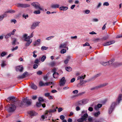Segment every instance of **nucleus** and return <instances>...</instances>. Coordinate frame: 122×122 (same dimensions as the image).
<instances>
[{"label":"nucleus","instance_id":"obj_1","mask_svg":"<svg viewBox=\"0 0 122 122\" xmlns=\"http://www.w3.org/2000/svg\"><path fill=\"white\" fill-rule=\"evenodd\" d=\"M16 103V105L17 107H18L21 106L25 104L27 105H30L31 104V101L30 99H28L27 98H25L23 99L22 101L17 102Z\"/></svg>","mask_w":122,"mask_h":122},{"label":"nucleus","instance_id":"obj_2","mask_svg":"<svg viewBox=\"0 0 122 122\" xmlns=\"http://www.w3.org/2000/svg\"><path fill=\"white\" fill-rule=\"evenodd\" d=\"M28 35L26 34H24L23 36V38L24 41H26L27 42L25 44L26 46H29L32 41V40L30 38L32 37L33 36V33H32L30 36H27Z\"/></svg>","mask_w":122,"mask_h":122},{"label":"nucleus","instance_id":"obj_3","mask_svg":"<svg viewBox=\"0 0 122 122\" xmlns=\"http://www.w3.org/2000/svg\"><path fill=\"white\" fill-rule=\"evenodd\" d=\"M16 107L15 105L11 104L8 106L7 110L9 112H12L16 109Z\"/></svg>","mask_w":122,"mask_h":122},{"label":"nucleus","instance_id":"obj_4","mask_svg":"<svg viewBox=\"0 0 122 122\" xmlns=\"http://www.w3.org/2000/svg\"><path fill=\"white\" fill-rule=\"evenodd\" d=\"M118 103L117 102H113L112 103L110 107L109 110V113L110 114L112 113L114 109L115 106L116 105H117Z\"/></svg>","mask_w":122,"mask_h":122},{"label":"nucleus","instance_id":"obj_5","mask_svg":"<svg viewBox=\"0 0 122 122\" xmlns=\"http://www.w3.org/2000/svg\"><path fill=\"white\" fill-rule=\"evenodd\" d=\"M16 6L18 7L21 8H26L30 7V5L27 4H23L20 3H18L16 5Z\"/></svg>","mask_w":122,"mask_h":122},{"label":"nucleus","instance_id":"obj_6","mask_svg":"<svg viewBox=\"0 0 122 122\" xmlns=\"http://www.w3.org/2000/svg\"><path fill=\"white\" fill-rule=\"evenodd\" d=\"M31 5L36 9H38L40 10H43L40 7V4L38 2H34L32 3Z\"/></svg>","mask_w":122,"mask_h":122},{"label":"nucleus","instance_id":"obj_7","mask_svg":"<svg viewBox=\"0 0 122 122\" xmlns=\"http://www.w3.org/2000/svg\"><path fill=\"white\" fill-rule=\"evenodd\" d=\"M86 76V75H84V76H79L77 77V80H80V82L79 83L80 85L81 86L84 84L83 79H84Z\"/></svg>","mask_w":122,"mask_h":122},{"label":"nucleus","instance_id":"obj_8","mask_svg":"<svg viewBox=\"0 0 122 122\" xmlns=\"http://www.w3.org/2000/svg\"><path fill=\"white\" fill-rule=\"evenodd\" d=\"M6 101L9 102H14L16 101L15 98L13 97H9L6 100Z\"/></svg>","mask_w":122,"mask_h":122},{"label":"nucleus","instance_id":"obj_9","mask_svg":"<svg viewBox=\"0 0 122 122\" xmlns=\"http://www.w3.org/2000/svg\"><path fill=\"white\" fill-rule=\"evenodd\" d=\"M52 83V82H46L45 83H44L42 81H41L40 82L39 84V85L40 86H49Z\"/></svg>","mask_w":122,"mask_h":122},{"label":"nucleus","instance_id":"obj_10","mask_svg":"<svg viewBox=\"0 0 122 122\" xmlns=\"http://www.w3.org/2000/svg\"><path fill=\"white\" fill-rule=\"evenodd\" d=\"M40 23V22H36L34 23L31 25V29H35L36 27L38 26L39 24Z\"/></svg>","mask_w":122,"mask_h":122},{"label":"nucleus","instance_id":"obj_11","mask_svg":"<svg viewBox=\"0 0 122 122\" xmlns=\"http://www.w3.org/2000/svg\"><path fill=\"white\" fill-rule=\"evenodd\" d=\"M64 77H63L61 80L60 81V86H63L65 84L66 80H65Z\"/></svg>","mask_w":122,"mask_h":122},{"label":"nucleus","instance_id":"obj_12","mask_svg":"<svg viewBox=\"0 0 122 122\" xmlns=\"http://www.w3.org/2000/svg\"><path fill=\"white\" fill-rule=\"evenodd\" d=\"M48 113V112L47 111H46L44 115H42L41 117V118L40 120L41 121H43L45 118V117H47L48 115L47 114Z\"/></svg>","mask_w":122,"mask_h":122},{"label":"nucleus","instance_id":"obj_13","mask_svg":"<svg viewBox=\"0 0 122 122\" xmlns=\"http://www.w3.org/2000/svg\"><path fill=\"white\" fill-rule=\"evenodd\" d=\"M115 42V41H109L103 44V46H104L109 45L112 44H113Z\"/></svg>","mask_w":122,"mask_h":122},{"label":"nucleus","instance_id":"obj_14","mask_svg":"<svg viewBox=\"0 0 122 122\" xmlns=\"http://www.w3.org/2000/svg\"><path fill=\"white\" fill-rule=\"evenodd\" d=\"M23 68L22 66H18L16 67V70L17 71H19L20 72L22 71Z\"/></svg>","mask_w":122,"mask_h":122},{"label":"nucleus","instance_id":"obj_15","mask_svg":"<svg viewBox=\"0 0 122 122\" xmlns=\"http://www.w3.org/2000/svg\"><path fill=\"white\" fill-rule=\"evenodd\" d=\"M122 99V94H120L118 95V97L117 99V102L119 104L121 100Z\"/></svg>","mask_w":122,"mask_h":122},{"label":"nucleus","instance_id":"obj_16","mask_svg":"<svg viewBox=\"0 0 122 122\" xmlns=\"http://www.w3.org/2000/svg\"><path fill=\"white\" fill-rule=\"evenodd\" d=\"M68 43L67 42H65L62 44H61L59 46V48H65L66 46H67Z\"/></svg>","mask_w":122,"mask_h":122},{"label":"nucleus","instance_id":"obj_17","mask_svg":"<svg viewBox=\"0 0 122 122\" xmlns=\"http://www.w3.org/2000/svg\"><path fill=\"white\" fill-rule=\"evenodd\" d=\"M29 114L31 116H34L38 114L37 113L34 111H30L29 112Z\"/></svg>","mask_w":122,"mask_h":122},{"label":"nucleus","instance_id":"obj_18","mask_svg":"<svg viewBox=\"0 0 122 122\" xmlns=\"http://www.w3.org/2000/svg\"><path fill=\"white\" fill-rule=\"evenodd\" d=\"M108 84L107 83H104L100 84L97 87V88H101L104 87Z\"/></svg>","mask_w":122,"mask_h":122},{"label":"nucleus","instance_id":"obj_19","mask_svg":"<svg viewBox=\"0 0 122 122\" xmlns=\"http://www.w3.org/2000/svg\"><path fill=\"white\" fill-rule=\"evenodd\" d=\"M7 16V15L5 13L0 15V21H2L4 19V17H5Z\"/></svg>","mask_w":122,"mask_h":122},{"label":"nucleus","instance_id":"obj_20","mask_svg":"<svg viewBox=\"0 0 122 122\" xmlns=\"http://www.w3.org/2000/svg\"><path fill=\"white\" fill-rule=\"evenodd\" d=\"M59 5L58 4H53L51 5V7L52 8L56 9L59 7Z\"/></svg>","mask_w":122,"mask_h":122},{"label":"nucleus","instance_id":"obj_21","mask_svg":"<svg viewBox=\"0 0 122 122\" xmlns=\"http://www.w3.org/2000/svg\"><path fill=\"white\" fill-rule=\"evenodd\" d=\"M27 72H25L22 75L18 76V78H23L25 77L26 75H27Z\"/></svg>","mask_w":122,"mask_h":122},{"label":"nucleus","instance_id":"obj_22","mask_svg":"<svg viewBox=\"0 0 122 122\" xmlns=\"http://www.w3.org/2000/svg\"><path fill=\"white\" fill-rule=\"evenodd\" d=\"M87 119L86 118H85L84 117H82L81 118L78 119L77 120V121L78 122H82L84 121H86V120Z\"/></svg>","mask_w":122,"mask_h":122},{"label":"nucleus","instance_id":"obj_23","mask_svg":"<svg viewBox=\"0 0 122 122\" xmlns=\"http://www.w3.org/2000/svg\"><path fill=\"white\" fill-rule=\"evenodd\" d=\"M41 40L40 39H39L35 41L34 44V45L35 46H37L39 45L40 43Z\"/></svg>","mask_w":122,"mask_h":122},{"label":"nucleus","instance_id":"obj_24","mask_svg":"<svg viewBox=\"0 0 122 122\" xmlns=\"http://www.w3.org/2000/svg\"><path fill=\"white\" fill-rule=\"evenodd\" d=\"M88 120L90 122H95V121H97L93 119L92 117H89L88 118Z\"/></svg>","mask_w":122,"mask_h":122},{"label":"nucleus","instance_id":"obj_25","mask_svg":"<svg viewBox=\"0 0 122 122\" xmlns=\"http://www.w3.org/2000/svg\"><path fill=\"white\" fill-rule=\"evenodd\" d=\"M68 9V7L66 6H62L60 8V10L63 11H66Z\"/></svg>","mask_w":122,"mask_h":122},{"label":"nucleus","instance_id":"obj_26","mask_svg":"<svg viewBox=\"0 0 122 122\" xmlns=\"http://www.w3.org/2000/svg\"><path fill=\"white\" fill-rule=\"evenodd\" d=\"M58 73L57 72L54 73L53 74V77L54 78H57L58 76Z\"/></svg>","mask_w":122,"mask_h":122},{"label":"nucleus","instance_id":"obj_27","mask_svg":"<svg viewBox=\"0 0 122 122\" xmlns=\"http://www.w3.org/2000/svg\"><path fill=\"white\" fill-rule=\"evenodd\" d=\"M31 87L32 89L35 90H36L37 88V86L33 83L32 84Z\"/></svg>","mask_w":122,"mask_h":122},{"label":"nucleus","instance_id":"obj_28","mask_svg":"<svg viewBox=\"0 0 122 122\" xmlns=\"http://www.w3.org/2000/svg\"><path fill=\"white\" fill-rule=\"evenodd\" d=\"M7 52L5 51H3L1 54V56L2 57H3L5 55H7Z\"/></svg>","mask_w":122,"mask_h":122},{"label":"nucleus","instance_id":"obj_29","mask_svg":"<svg viewBox=\"0 0 122 122\" xmlns=\"http://www.w3.org/2000/svg\"><path fill=\"white\" fill-rule=\"evenodd\" d=\"M65 69L66 71L69 72L71 71L72 70L71 68L70 67H66Z\"/></svg>","mask_w":122,"mask_h":122},{"label":"nucleus","instance_id":"obj_30","mask_svg":"<svg viewBox=\"0 0 122 122\" xmlns=\"http://www.w3.org/2000/svg\"><path fill=\"white\" fill-rule=\"evenodd\" d=\"M56 109L55 108L54 109H50L49 111H47L48 112V113H49L51 112H56Z\"/></svg>","mask_w":122,"mask_h":122},{"label":"nucleus","instance_id":"obj_31","mask_svg":"<svg viewBox=\"0 0 122 122\" xmlns=\"http://www.w3.org/2000/svg\"><path fill=\"white\" fill-rule=\"evenodd\" d=\"M40 58L39 59H36L34 61V63L36 64H38L39 62L40 61Z\"/></svg>","mask_w":122,"mask_h":122},{"label":"nucleus","instance_id":"obj_32","mask_svg":"<svg viewBox=\"0 0 122 122\" xmlns=\"http://www.w3.org/2000/svg\"><path fill=\"white\" fill-rule=\"evenodd\" d=\"M100 114V111H98L97 112L95 113L94 114V115L95 117H97Z\"/></svg>","mask_w":122,"mask_h":122},{"label":"nucleus","instance_id":"obj_33","mask_svg":"<svg viewBox=\"0 0 122 122\" xmlns=\"http://www.w3.org/2000/svg\"><path fill=\"white\" fill-rule=\"evenodd\" d=\"M38 101L39 102H43L44 101V100L43 98L40 97L38 98Z\"/></svg>","mask_w":122,"mask_h":122},{"label":"nucleus","instance_id":"obj_34","mask_svg":"<svg viewBox=\"0 0 122 122\" xmlns=\"http://www.w3.org/2000/svg\"><path fill=\"white\" fill-rule=\"evenodd\" d=\"M2 62L1 66L2 67H4L6 65V64L5 63V61L3 60L2 61Z\"/></svg>","mask_w":122,"mask_h":122},{"label":"nucleus","instance_id":"obj_35","mask_svg":"<svg viewBox=\"0 0 122 122\" xmlns=\"http://www.w3.org/2000/svg\"><path fill=\"white\" fill-rule=\"evenodd\" d=\"M46 58V56H43L41 58V61L42 62H43L45 60Z\"/></svg>","mask_w":122,"mask_h":122},{"label":"nucleus","instance_id":"obj_36","mask_svg":"<svg viewBox=\"0 0 122 122\" xmlns=\"http://www.w3.org/2000/svg\"><path fill=\"white\" fill-rule=\"evenodd\" d=\"M10 33H9L6 35L5 36V38L6 39H7L8 38H9L11 36Z\"/></svg>","mask_w":122,"mask_h":122},{"label":"nucleus","instance_id":"obj_37","mask_svg":"<svg viewBox=\"0 0 122 122\" xmlns=\"http://www.w3.org/2000/svg\"><path fill=\"white\" fill-rule=\"evenodd\" d=\"M107 63V62H102L101 64L104 66H108Z\"/></svg>","mask_w":122,"mask_h":122},{"label":"nucleus","instance_id":"obj_38","mask_svg":"<svg viewBox=\"0 0 122 122\" xmlns=\"http://www.w3.org/2000/svg\"><path fill=\"white\" fill-rule=\"evenodd\" d=\"M15 12V11L14 10H10L8 11H7L5 13H13Z\"/></svg>","mask_w":122,"mask_h":122},{"label":"nucleus","instance_id":"obj_39","mask_svg":"<svg viewBox=\"0 0 122 122\" xmlns=\"http://www.w3.org/2000/svg\"><path fill=\"white\" fill-rule=\"evenodd\" d=\"M109 35H107L106 36L104 37L103 38V39L104 40H107L109 38Z\"/></svg>","mask_w":122,"mask_h":122},{"label":"nucleus","instance_id":"obj_40","mask_svg":"<svg viewBox=\"0 0 122 122\" xmlns=\"http://www.w3.org/2000/svg\"><path fill=\"white\" fill-rule=\"evenodd\" d=\"M48 48V47H46L45 46H43L41 47V50H47Z\"/></svg>","mask_w":122,"mask_h":122},{"label":"nucleus","instance_id":"obj_41","mask_svg":"<svg viewBox=\"0 0 122 122\" xmlns=\"http://www.w3.org/2000/svg\"><path fill=\"white\" fill-rule=\"evenodd\" d=\"M113 61L111 60L107 62L108 66L112 64L113 63Z\"/></svg>","mask_w":122,"mask_h":122},{"label":"nucleus","instance_id":"obj_42","mask_svg":"<svg viewBox=\"0 0 122 122\" xmlns=\"http://www.w3.org/2000/svg\"><path fill=\"white\" fill-rule=\"evenodd\" d=\"M41 13V12L40 10H36L34 11V13L35 14H40Z\"/></svg>","mask_w":122,"mask_h":122},{"label":"nucleus","instance_id":"obj_43","mask_svg":"<svg viewBox=\"0 0 122 122\" xmlns=\"http://www.w3.org/2000/svg\"><path fill=\"white\" fill-rule=\"evenodd\" d=\"M66 52V50L65 49H62L61 51V54H64Z\"/></svg>","mask_w":122,"mask_h":122},{"label":"nucleus","instance_id":"obj_44","mask_svg":"<svg viewBox=\"0 0 122 122\" xmlns=\"http://www.w3.org/2000/svg\"><path fill=\"white\" fill-rule=\"evenodd\" d=\"M54 37V36H50L47 37L46 39L47 40H50L52 38H53Z\"/></svg>","mask_w":122,"mask_h":122},{"label":"nucleus","instance_id":"obj_45","mask_svg":"<svg viewBox=\"0 0 122 122\" xmlns=\"http://www.w3.org/2000/svg\"><path fill=\"white\" fill-rule=\"evenodd\" d=\"M18 48V46H16L15 47H13L12 49H11V50L12 51H13L15 50H17Z\"/></svg>","mask_w":122,"mask_h":122},{"label":"nucleus","instance_id":"obj_46","mask_svg":"<svg viewBox=\"0 0 122 122\" xmlns=\"http://www.w3.org/2000/svg\"><path fill=\"white\" fill-rule=\"evenodd\" d=\"M36 106L38 107H39L41 106V102H37L36 103Z\"/></svg>","mask_w":122,"mask_h":122},{"label":"nucleus","instance_id":"obj_47","mask_svg":"<svg viewBox=\"0 0 122 122\" xmlns=\"http://www.w3.org/2000/svg\"><path fill=\"white\" fill-rule=\"evenodd\" d=\"M103 5L107 6L109 5V4L107 2H106L104 3Z\"/></svg>","mask_w":122,"mask_h":122},{"label":"nucleus","instance_id":"obj_48","mask_svg":"<svg viewBox=\"0 0 122 122\" xmlns=\"http://www.w3.org/2000/svg\"><path fill=\"white\" fill-rule=\"evenodd\" d=\"M88 115L87 113L83 115V116H82V117H83L85 118H86L88 117Z\"/></svg>","mask_w":122,"mask_h":122},{"label":"nucleus","instance_id":"obj_49","mask_svg":"<svg viewBox=\"0 0 122 122\" xmlns=\"http://www.w3.org/2000/svg\"><path fill=\"white\" fill-rule=\"evenodd\" d=\"M16 39H13V41L12 42V44L13 45H15V43L16 41Z\"/></svg>","mask_w":122,"mask_h":122},{"label":"nucleus","instance_id":"obj_50","mask_svg":"<svg viewBox=\"0 0 122 122\" xmlns=\"http://www.w3.org/2000/svg\"><path fill=\"white\" fill-rule=\"evenodd\" d=\"M49 73H48L46 75V76H45L44 77V79L45 80H46L47 79V75H48V74Z\"/></svg>","mask_w":122,"mask_h":122},{"label":"nucleus","instance_id":"obj_51","mask_svg":"<svg viewBox=\"0 0 122 122\" xmlns=\"http://www.w3.org/2000/svg\"><path fill=\"white\" fill-rule=\"evenodd\" d=\"M38 67V66L37 64H34L33 65V68L35 69H36Z\"/></svg>","mask_w":122,"mask_h":122},{"label":"nucleus","instance_id":"obj_52","mask_svg":"<svg viewBox=\"0 0 122 122\" xmlns=\"http://www.w3.org/2000/svg\"><path fill=\"white\" fill-rule=\"evenodd\" d=\"M107 24V23H106L104 25L103 27L102 28V30H104L105 29V28H106V25Z\"/></svg>","mask_w":122,"mask_h":122},{"label":"nucleus","instance_id":"obj_53","mask_svg":"<svg viewBox=\"0 0 122 122\" xmlns=\"http://www.w3.org/2000/svg\"><path fill=\"white\" fill-rule=\"evenodd\" d=\"M78 92V91L77 90H75L73 92V94H77Z\"/></svg>","mask_w":122,"mask_h":122},{"label":"nucleus","instance_id":"obj_54","mask_svg":"<svg viewBox=\"0 0 122 122\" xmlns=\"http://www.w3.org/2000/svg\"><path fill=\"white\" fill-rule=\"evenodd\" d=\"M63 110L62 108L61 107H60L58 108V111L59 112H60Z\"/></svg>","mask_w":122,"mask_h":122},{"label":"nucleus","instance_id":"obj_55","mask_svg":"<svg viewBox=\"0 0 122 122\" xmlns=\"http://www.w3.org/2000/svg\"><path fill=\"white\" fill-rule=\"evenodd\" d=\"M16 31V30L15 29H14L13 30V31L12 32H11L10 33L11 34V35H14V33H15V31Z\"/></svg>","mask_w":122,"mask_h":122},{"label":"nucleus","instance_id":"obj_56","mask_svg":"<svg viewBox=\"0 0 122 122\" xmlns=\"http://www.w3.org/2000/svg\"><path fill=\"white\" fill-rule=\"evenodd\" d=\"M60 117V119L62 120H63L65 118V117L63 115L61 116Z\"/></svg>","mask_w":122,"mask_h":122},{"label":"nucleus","instance_id":"obj_57","mask_svg":"<svg viewBox=\"0 0 122 122\" xmlns=\"http://www.w3.org/2000/svg\"><path fill=\"white\" fill-rule=\"evenodd\" d=\"M88 110L89 111L92 112L93 111V109L92 107H90L89 108Z\"/></svg>","mask_w":122,"mask_h":122},{"label":"nucleus","instance_id":"obj_58","mask_svg":"<svg viewBox=\"0 0 122 122\" xmlns=\"http://www.w3.org/2000/svg\"><path fill=\"white\" fill-rule=\"evenodd\" d=\"M90 12V11L88 10H86L85 11V12L86 14H89Z\"/></svg>","mask_w":122,"mask_h":122},{"label":"nucleus","instance_id":"obj_59","mask_svg":"<svg viewBox=\"0 0 122 122\" xmlns=\"http://www.w3.org/2000/svg\"><path fill=\"white\" fill-rule=\"evenodd\" d=\"M90 45L89 44V43L88 42L86 43L85 44L83 45V46H89Z\"/></svg>","mask_w":122,"mask_h":122},{"label":"nucleus","instance_id":"obj_60","mask_svg":"<svg viewBox=\"0 0 122 122\" xmlns=\"http://www.w3.org/2000/svg\"><path fill=\"white\" fill-rule=\"evenodd\" d=\"M37 74L39 75H41L42 74V72L41 71H39L37 72Z\"/></svg>","mask_w":122,"mask_h":122},{"label":"nucleus","instance_id":"obj_61","mask_svg":"<svg viewBox=\"0 0 122 122\" xmlns=\"http://www.w3.org/2000/svg\"><path fill=\"white\" fill-rule=\"evenodd\" d=\"M93 21L94 22H97L98 21V20L97 18H94L93 19Z\"/></svg>","mask_w":122,"mask_h":122},{"label":"nucleus","instance_id":"obj_62","mask_svg":"<svg viewBox=\"0 0 122 122\" xmlns=\"http://www.w3.org/2000/svg\"><path fill=\"white\" fill-rule=\"evenodd\" d=\"M50 94L49 93H47L45 94V95L46 97L49 96L50 95Z\"/></svg>","mask_w":122,"mask_h":122},{"label":"nucleus","instance_id":"obj_63","mask_svg":"<svg viewBox=\"0 0 122 122\" xmlns=\"http://www.w3.org/2000/svg\"><path fill=\"white\" fill-rule=\"evenodd\" d=\"M102 104H97V107L98 108H99L101 107H102Z\"/></svg>","mask_w":122,"mask_h":122},{"label":"nucleus","instance_id":"obj_64","mask_svg":"<svg viewBox=\"0 0 122 122\" xmlns=\"http://www.w3.org/2000/svg\"><path fill=\"white\" fill-rule=\"evenodd\" d=\"M75 78H72L71 81V82H73L75 81Z\"/></svg>","mask_w":122,"mask_h":122}]
</instances>
